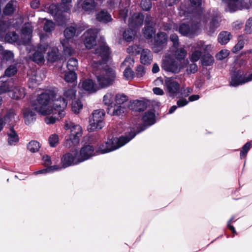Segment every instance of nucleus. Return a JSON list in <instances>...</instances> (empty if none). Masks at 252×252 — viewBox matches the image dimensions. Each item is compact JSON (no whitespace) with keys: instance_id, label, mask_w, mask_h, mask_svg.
I'll use <instances>...</instances> for the list:
<instances>
[{"instance_id":"a19ab883","label":"nucleus","mask_w":252,"mask_h":252,"mask_svg":"<svg viewBox=\"0 0 252 252\" xmlns=\"http://www.w3.org/2000/svg\"><path fill=\"white\" fill-rule=\"evenodd\" d=\"M63 48V51L66 55L71 56L74 53L73 50L69 45L68 41L66 39H63L61 41Z\"/></svg>"},{"instance_id":"680f3d73","label":"nucleus","mask_w":252,"mask_h":252,"mask_svg":"<svg viewBox=\"0 0 252 252\" xmlns=\"http://www.w3.org/2000/svg\"><path fill=\"white\" fill-rule=\"evenodd\" d=\"M141 6L143 10L148 11L151 8L152 3L150 0H142Z\"/></svg>"},{"instance_id":"0e129e2a","label":"nucleus","mask_w":252,"mask_h":252,"mask_svg":"<svg viewBox=\"0 0 252 252\" xmlns=\"http://www.w3.org/2000/svg\"><path fill=\"white\" fill-rule=\"evenodd\" d=\"M251 144L250 142H247L243 147L242 150L240 153V157L242 158L243 157H246L248 152L250 149Z\"/></svg>"},{"instance_id":"bf43d9fd","label":"nucleus","mask_w":252,"mask_h":252,"mask_svg":"<svg viewBox=\"0 0 252 252\" xmlns=\"http://www.w3.org/2000/svg\"><path fill=\"white\" fill-rule=\"evenodd\" d=\"M62 2L60 4L61 8L63 9L64 12L68 11L71 7V0H62Z\"/></svg>"},{"instance_id":"f8f14e48","label":"nucleus","mask_w":252,"mask_h":252,"mask_svg":"<svg viewBox=\"0 0 252 252\" xmlns=\"http://www.w3.org/2000/svg\"><path fill=\"white\" fill-rule=\"evenodd\" d=\"M78 152L76 151L63 155L61 160V164L63 168L77 164L80 162L78 161Z\"/></svg>"},{"instance_id":"69168bd1","label":"nucleus","mask_w":252,"mask_h":252,"mask_svg":"<svg viewBox=\"0 0 252 252\" xmlns=\"http://www.w3.org/2000/svg\"><path fill=\"white\" fill-rule=\"evenodd\" d=\"M170 39L173 43V46L172 48L176 49L179 47V39L177 35L175 34H171L170 37Z\"/></svg>"},{"instance_id":"6e6d98bb","label":"nucleus","mask_w":252,"mask_h":252,"mask_svg":"<svg viewBox=\"0 0 252 252\" xmlns=\"http://www.w3.org/2000/svg\"><path fill=\"white\" fill-rule=\"evenodd\" d=\"M219 26V21L217 18H213L210 23L209 32L212 33Z\"/></svg>"},{"instance_id":"20e7f679","label":"nucleus","mask_w":252,"mask_h":252,"mask_svg":"<svg viewBox=\"0 0 252 252\" xmlns=\"http://www.w3.org/2000/svg\"><path fill=\"white\" fill-rule=\"evenodd\" d=\"M76 90L74 88H66L63 90L62 95H58L55 93V100L54 104L59 109V117H63L65 113L64 110L67 105V102L74 100L76 97Z\"/></svg>"},{"instance_id":"0eeeda50","label":"nucleus","mask_w":252,"mask_h":252,"mask_svg":"<svg viewBox=\"0 0 252 252\" xmlns=\"http://www.w3.org/2000/svg\"><path fill=\"white\" fill-rule=\"evenodd\" d=\"M206 20L204 19L197 20L193 21L191 25V28H190L188 25L182 24L180 25L179 28V32L187 36H191L195 34L201 27L206 23Z\"/></svg>"},{"instance_id":"f3484780","label":"nucleus","mask_w":252,"mask_h":252,"mask_svg":"<svg viewBox=\"0 0 252 252\" xmlns=\"http://www.w3.org/2000/svg\"><path fill=\"white\" fill-rule=\"evenodd\" d=\"M251 80H252V74L250 75L248 77L246 78L242 76V75L239 72H237L234 73L232 75L230 85L231 86L235 87Z\"/></svg>"},{"instance_id":"052dcab7","label":"nucleus","mask_w":252,"mask_h":252,"mask_svg":"<svg viewBox=\"0 0 252 252\" xmlns=\"http://www.w3.org/2000/svg\"><path fill=\"white\" fill-rule=\"evenodd\" d=\"M229 52L227 50H222L216 55V58L219 60H222L226 58L229 55Z\"/></svg>"},{"instance_id":"3c124183","label":"nucleus","mask_w":252,"mask_h":252,"mask_svg":"<svg viewBox=\"0 0 252 252\" xmlns=\"http://www.w3.org/2000/svg\"><path fill=\"white\" fill-rule=\"evenodd\" d=\"M78 61L75 58L70 59L67 63V67L69 71H73L77 68Z\"/></svg>"},{"instance_id":"5701e85b","label":"nucleus","mask_w":252,"mask_h":252,"mask_svg":"<svg viewBox=\"0 0 252 252\" xmlns=\"http://www.w3.org/2000/svg\"><path fill=\"white\" fill-rule=\"evenodd\" d=\"M41 73L36 72L33 74L29 79V87L30 88H34L38 86L43 80Z\"/></svg>"},{"instance_id":"aec40b11","label":"nucleus","mask_w":252,"mask_h":252,"mask_svg":"<svg viewBox=\"0 0 252 252\" xmlns=\"http://www.w3.org/2000/svg\"><path fill=\"white\" fill-rule=\"evenodd\" d=\"M171 53L168 55V56L171 57H174L178 61L180 62V60L184 59L187 56V51L184 48H171Z\"/></svg>"},{"instance_id":"cd10ccee","label":"nucleus","mask_w":252,"mask_h":252,"mask_svg":"<svg viewBox=\"0 0 252 252\" xmlns=\"http://www.w3.org/2000/svg\"><path fill=\"white\" fill-rule=\"evenodd\" d=\"M15 113L13 110L10 109L7 111L6 114L2 118L4 124L9 126L12 125L15 122Z\"/></svg>"},{"instance_id":"4c0bfd02","label":"nucleus","mask_w":252,"mask_h":252,"mask_svg":"<svg viewBox=\"0 0 252 252\" xmlns=\"http://www.w3.org/2000/svg\"><path fill=\"white\" fill-rule=\"evenodd\" d=\"M131 107V109L136 111H141L145 109L146 105L143 101L136 100L132 102Z\"/></svg>"},{"instance_id":"5fc2aeb1","label":"nucleus","mask_w":252,"mask_h":252,"mask_svg":"<svg viewBox=\"0 0 252 252\" xmlns=\"http://www.w3.org/2000/svg\"><path fill=\"white\" fill-rule=\"evenodd\" d=\"M46 22L44 24L43 29L46 32H51L53 31L55 27V24L52 21L44 19Z\"/></svg>"},{"instance_id":"2f4dec72","label":"nucleus","mask_w":252,"mask_h":252,"mask_svg":"<svg viewBox=\"0 0 252 252\" xmlns=\"http://www.w3.org/2000/svg\"><path fill=\"white\" fill-rule=\"evenodd\" d=\"M96 19L103 23H107L112 20L111 15L104 10L100 11L96 15Z\"/></svg>"},{"instance_id":"2eb2a0df","label":"nucleus","mask_w":252,"mask_h":252,"mask_svg":"<svg viewBox=\"0 0 252 252\" xmlns=\"http://www.w3.org/2000/svg\"><path fill=\"white\" fill-rule=\"evenodd\" d=\"M247 0H222L227 4L228 8L230 12L236 11L243 8L248 7Z\"/></svg>"},{"instance_id":"13d9d810","label":"nucleus","mask_w":252,"mask_h":252,"mask_svg":"<svg viewBox=\"0 0 252 252\" xmlns=\"http://www.w3.org/2000/svg\"><path fill=\"white\" fill-rule=\"evenodd\" d=\"M59 142V136L56 134H52L49 138V143L51 147H55Z\"/></svg>"},{"instance_id":"c85d7f7f","label":"nucleus","mask_w":252,"mask_h":252,"mask_svg":"<svg viewBox=\"0 0 252 252\" xmlns=\"http://www.w3.org/2000/svg\"><path fill=\"white\" fill-rule=\"evenodd\" d=\"M16 5L17 2L15 0H11L7 3L3 8V14L5 15H10L12 14L15 10Z\"/></svg>"},{"instance_id":"7c9ffc66","label":"nucleus","mask_w":252,"mask_h":252,"mask_svg":"<svg viewBox=\"0 0 252 252\" xmlns=\"http://www.w3.org/2000/svg\"><path fill=\"white\" fill-rule=\"evenodd\" d=\"M18 35L15 32L7 33L5 37V40L9 43L17 42L18 44H22V40H19Z\"/></svg>"},{"instance_id":"1a4fd4ad","label":"nucleus","mask_w":252,"mask_h":252,"mask_svg":"<svg viewBox=\"0 0 252 252\" xmlns=\"http://www.w3.org/2000/svg\"><path fill=\"white\" fill-rule=\"evenodd\" d=\"M162 67L165 71L175 74L180 72L183 68L179 61L175 60L168 55L163 60Z\"/></svg>"},{"instance_id":"de8ad7c7","label":"nucleus","mask_w":252,"mask_h":252,"mask_svg":"<svg viewBox=\"0 0 252 252\" xmlns=\"http://www.w3.org/2000/svg\"><path fill=\"white\" fill-rule=\"evenodd\" d=\"M142 49L140 46L133 45L127 48V52L131 55H136L140 54Z\"/></svg>"},{"instance_id":"412c9836","label":"nucleus","mask_w":252,"mask_h":252,"mask_svg":"<svg viewBox=\"0 0 252 252\" xmlns=\"http://www.w3.org/2000/svg\"><path fill=\"white\" fill-rule=\"evenodd\" d=\"M143 16L140 13L134 14L129 20V26L135 28L141 26L143 23Z\"/></svg>"},{"instance_id":"ea45409f","label":"nucleus","mask_w":252,"mask_h":252,"mask_svg":"<svg viewBox=\"0 0 252 252\" xmlns=\"http://www.w3.org/2000/svg\"><path fill=\"white\" fill-rule=\"evenodd\" d=\"M2 78V77L0 79V93L2 94L8 92L10 93L12 90V86L9 82H3Z\"/></svg>"},{"instance_id":"9d476101","label":"nucleus","mask_w":252,"mask_h":252,"mask_svg":"<svg viewBox=\"0 0 252 252\" xmlns=\"http://www.w3.org/2000/svg\"><path fill=\"white\" fill-rule=\"evenodd\" d=\"M210 47V45L205 44L203 41H198L192 45L190 60L193 62L198 61L203 52H205Z\"/></svg>"},{"instance_id":"58836bf2","label":"nucleus","mask_w":252,"mask_h":252,"mask_svg":"<svg viewBox=\"0 0 252 252\" xmlns=\"http://www.w3.org/2000/svg\"><path fill=\"white\" fill-rule=\"evenodd\" d=\"M230 33L227 32H220L218 36V41L221 44L227 43L230 40Z\"/></svg>"},{"instance_id":"7ed1b4c3","label":"nucleus","mask_w":252,"mask_h":252,"mask_svg":"<svg viewBox=\"0 0 252 252\" xmlns=\"http://www.w3.org/2000/svg\"><path fill=\"white\" fill-rule=\"evenodd\" d=\"M127 133L129 136L126 134L125 136L114 138L101 144L96 150V153L103 154L118 149L128 142L136 134L134 128L130 129Z\"/></svg>"},{"instance_id":"09e8293b","label":"nucleus","mask_w":252,"mask_h":252,"mask_svg":"<svg viewBox=\"0 0 252 252\" xmlns=\"http://www.w3.org/2000/svg\"><path fill=\"white\" fill-rule=\"evenodd\" d=\"M134 61L133 58L130 57H127L121 64V67L125 68H132L134 66Z\"/></svg>"},{"instance_id":"603ef678","label":"nucleus","mask_w":252,"mask_h":252,"mask_svg":"<svg viewBox=\"0 0 252 252\" xmlns=\"http://www.w3.org/2000/svg\"><path fill=\"white\" fill-rule=\"evenodd\" d=\"M214 61L213 57L210 54L204 55L201 60L202 64L205 66L212 65Z\"/></svg>"},{"instance_id":"423d86ee","label":"nucleus","mask_w":252,"mask_h":252,"mask_svg":"<svg viewBox=\"0 0 252 252\" xmlns=\"http://www.w3.org/2000/svg\"><path fill=\"white\" fill-rule=\"evenodd\" d=\"M105 113L103 109L94 110L89 118V127L91 131L101 129L104 125L103 122Z\"/></svg>"},{"instance_id":"c9c22d12","label":"nucleus","mask_w":252,"mask_h":252,"mask_svg":"<svg viewBox=\"0 0 252 252\" xmlns=\"http://www.w3.org/2000/svg\"><path fill=\"white\" fill-rule=\"evenodd\" d=\"M136 31L131 29L125 31L123 33V38L127 42H130L134 38Z\"/></svg>"},{"instance_id":"4d7b16f0","label":"nucleus","mask_w":252,"mask_h":252,"mask_svg":"<svg viewBox=\"0 0 252 252\" xmlns=\"http://www.w3.org/2000/svg\"><path fill=\"white\" fill-rule=\"evenodd\" d=\"M17 69L15 65L9 66L5 71V75L11 77L17 73Z\"/></svg>"},{"instance_id":"ddd939ff","label":"nucleus","mask_w":252,"mask_h":252,"mask_svg":"<svg viewBox=\"0 0 252 252\" xmlns=\"http://www.w3.org/2000/svg\"><path fill=\"white\" fill-rule=\"evenodd\" d=\"M95 155L94 147L90 145L84 146L78 153V161L80 162L86 160Z\"/></svg>"},{"instance_id":"72a5a7b5","label":"nucleus","mask_w":252,"mask_h":252,"mask_svg":"<svg viewBox=\"0 0 252 252\" xmlns=\"http://www.w3.org/2000/svg\"><path fill=\"white\" fill-rule=\"evenodd\" d=\"M143 121L148 125H151L155 123V114L153 112L150 111L145 113L143 117Z\"/></svg>"},{"instance_id":"bb28decb","label":"nucleus","mask_w":252,"mask_h":252,"mask_svg":"<svg viewBox=\"0 0 252 252\" xmlns=\"http://www.w3.org/2000/svg\"><path fill=\"white\" fill-rule=\"evenodd\" d=\"M108 113L113 116H120L126 111V107L123 105H114L112 108H108Z\"/></svg>"},{"instance_id":"39448f33","label":"nucleus","mask_w":252,"mask_h":252,"mask_svg":"<svg viewBox=\"0 0 252 252\" xmlns=\"http://www.w3.org/2000/svg\"><path fill=\"white\" fill-rule=\"evenodd\" d=\"M64 128L70 130L69 137L66 139L64 146L67 148L78 145L80 138L82 135L83 129L82 127L72 122L66 123Z\"/></svg>"},{"instance_id":"4468645a","label":"nucleus","mask_w":252,"mask_h":252,"mask_svg":"<svg viewBox=\"0 0 252 252\" xmlns=\"http://www.w3.org/2000/svg\"><path fill=\"white\" fill-rule=\"evenodd\" d=\"M98 33L96 29H89L84 33V44L88 49H91L95 45V38Z\"/></svg>"},{"instance_id":"338daca9","label":"nucleus","mask_w":252,"mask_h":252,"mask_svg":"<svg viewBox=\"0 0 252 252\" xmlns=\"http://www.w3.org/2000/svg\"><path fill=\"white\" fill-rule=\"evenodd\" d=\"M3 58L6 61H11L13 59L14 55L12 52L10 51H4L3 52Z\"/></svg>"},{"instance_id":"6e6552de","label":"nucleus","mask_w":252,"mask_h":252,"mask_svg":"<svg viewBox=\"0 0 252 252\" xmlns=\"http://www.w3.org/2000/svg\"><path fill=\"white\" fill-rule=\"evenodd\" d=\"M164 89L167 94L171 97H174L180 93V85L172 77H165Z\"/></svg>"},{"instance_id":"a878e982","label":"nucleus","mask_w":252,"mask_h":252,"mask_svg":"<svg viewBox=\"0 0 252 252\" xmlns=\"http://www.w3.org/2000/svg\"><path fill=\"white\" fill-rule=\"evenodd\" d=\"M8 142L10 145H15L19 141L18 136L13 127H10L7 131Z\"/></svg>"},{"instance_id":"37998d69","label":"nucleus","mask_w":252,"mask_h":252,"mask_svg":"<svg viewBox=\"0 0 252 252\" xmlns=\"http://www.w3.org/2000/svg\"><path fill=\"white\" fill-rule=\"evenodd\" d=\"M40 146L41 145L38 141L33 140L29 142L27 148L30 152L35 153L39 151Z\"/></svg>"},{"instance_id":"864d4df0","label":"nucleus","mask_w":252,"mask_h":252,"mask_svg":"<svg viewBox=\"0 0 252 252\" xmlns=\"http://www.w3.org/2000/svg\"><path fill=\"white\" fill-rule=\"evenodd\" d=\"M127 101V97L123 94H118L116 96V105H123L125 106V103Z\"/></svg>"},{"instance_id":"79ce46f5","label":"nucleus","mask_w":252,"mask_h":252,"mask_svg":"<svg viewBox=\"0 0 252 252\" xmlns=\"http://www.w3.org/2000/svg\"><path fill=\"white\" fill-rule=\"evenodd\" d=\"M155 31L152 26H145L143 30V34L147 39H151L155 34Z\"/></svg>"},{"instance_id":"6ab92c4d","label":"nucleus","mask_w":252,"mask_h":252,"mask_svg":"<svg viewBox=\"0 0 252 252\" xmlns=\"http://www.w3.org/2000/svg\"><path fill=\"white\" fill-rule=\"evenodd\" d=\"M140 62L142 64L148 65L150 64L153 60V54L148 49H142L140 52Z\"/></svg>"},{"instance_id":"f257e3e1","label":"nucleus","mask_w":252,"mask_h":252,"mask_svg":"<svg viewBox=\"0 0 252 252\" xmlns=\"http://www.w3.org/2000/svg\"><path fill=\"white\" fill-rule=\"evenodd\" d=\"M109 49L105 43H102L95 50L92 63V72L94 75L100 88H105L112 85L116 78L115 71L103 64L109 58Z\"/></svg>"},{"instance_id":"473e14b6","label":"nucleus","mask_w":252,"mask_h":252,"mask_svg":"<svg viewBox=\"0 0 252 252\" xmlns=\"http://www.w3.org/2000/svg\"><path fill=\"white\" fill-rule=\"evenodd\" d=\"M96 6V4L94 0H85L82 4V7L86 11H91L94 10Z\"/></svg>"},{"instance_id":"e2e57ef3","label":"nucleus","mask_w":252,"mask_h":252,"mask_svg":"<svg viewBox=\"0 0 252 252\" xmlns=\"http://www.w3.org/2000/svg\"><path fill=\"white\" fill-rule=\"evenodd\" d=\"M124 71V75L127 79H131L134 77V72L131 68H125Z\"/></svg>"},{"instance_id":"9b49d317","label":"nucleus","mask_w":252,"mask_h":252,"mask_svg":"<svg viewBox=\"0 0 252 252\" xmlns=\"http://www.w3.org/2000/svg\"><path fill=\"white\" fill-rule=\"evenodd\" d=\"M49 45L45 43L37 46L34 52L30 55V58L37 63H43L45 61L44 53L46 51Z\"/></svg>"},{"instance_id":"49530a36","label":"nucleus","mask_w":252,"mask_h":252,"mask_svg":"<svg viewBox=\"0 0 252 252\" xmlns=\"http://www.w3.org/2000/svg\"><path fill=\"white\" fill-rule=\"evenodd\" d=\"M167 40V36L165 33L159 32L155 37V41L157 44H161L165 43Z\"/></svg>"},{"instance_id":"4be33fe9","label":"nucleus","mask_w":252,"mask_h":252,"mask_svg":"<svg viewBox=\"0 0 252 252\" xmlns=\"http://www.w3.org/2000/svg\"><path fill=\"white\" fill-rule=\"evenodd\" d=\"M81 86L83 89L90 93L95 92L99 89L94 82L90 79L83 81Z\"/></svg>"},{"instance_id":"774afa93","label":"nucleus","mask_w":252,"mask_h":252,"mask_svg":"<svg viewBox=\"0 0 252 252\" xmlns=\"http://www.w3.org/2000/svg\"><path fill=\"white\" fill-rule=\"evenodd\" d=\"M192 92V89L190 88L187 87L186 88H180V93L183 96H188Z\"/></svg>"},{"instance_id":"393cba45","label":"nucleus","mask_w":252,"mask_h":252,"mask_svg":"<svg viewBox=\"0 0 252 252\" xmlns=\"http://www.w3.org/2000/svg\"><path fill=\"white\" fill-rule=\"evenodd\" d=\"M23 115L25 123L29 125L35 119L36 115L34 112L30 108H25L23 110Z\"/></svg>"},{"instance_id":"e433bc0d","label":"nucleus","mask_w":252,"mask_h":252,"mask_svg":"<svg viewBox=\"0 0 252 252\" xmlns=\"http://www.w3.org/2000/svg\"><path fill=\"white\" fill-rule=\"evenodd\" d=\"M76 31V28L72 26L66 28L64 31V35L65 37V39L68 41L69 39L72 38L75 35Z\"/></svg>"},{"instance_id":"c756f323","label":"nucleus","mask_w":252,"mask_h":252,"mask_svg":"<svg viewBox=\"0 0 252 252\" xmlns=\"http://www.w3.org/2000/svg\"><path fill=\"white\" fill-rule=\"evenodd\" d=\"M59 59V50L57 48H53L48 52L47 59L48 62H54Z\"/></svg>"},{"instance_id":"f03ea898","label":"nucleus","mask_w":252,"mask_h":252,"mask_svg":"<svg viewBox=\"0 0 252 252\" xmlns=\"http://www.w3.org/2000/svg\"><path fill=\"white\" fill-rule=\"evenodd\" d=\"M55 93L46 92L40 94L36 100L32 104V109L42 115L57 114L59 115V109L56 106Z\"/></svg>"},{"instance_id":"b1692460","label":"nucleus","mask_w":252,"mask_h":252,"mask_svg":"<svg viewBox=\"0 0 252 252\" xmlns=\"http://www.w3.org/2000/svg\"><path fill=\"white\" fill-rule=\"evenodd\" d=\"M25 94V90L24 88L16 87L11 91L9 96L12 99H19L24 97Z\"/></svg>"},{"instance_id":"dca6fc26","label":"nucleus","mask_w":252,"mask_h":252,"mask_svg":"<svg viewBox=\"0 0 252 252\" xmlns=\"http://www.w3.org/2000/svg\"><path fill=\"white\" fill-rule=\"evenodd\" d=\"M42 10L47 12L56 19L62 14V12H64L63 8H61L60 5H57L55 4H46L42 7Z\"/></svg>"},{"instance_id":"8fccbe9b","label":"nucleus","mask_w":252,"mask_h":252,"mask_svg":"<svg viewBox=\"0 0 252 252\" xmlns=\"http://www.w3.org/2000/svg\"><path fill=\"white\" fill-rule=\"evenodd\" d=\"M77 79V74L74 71H68L66 73L64 79L68 83H73L76 81Z\"/></svg>"},{"instance_id":"c03bdc74","label":"nucleus","mask_w":252,"mask_h":252,"mask_svg":"<svg viewBox=\"0 0 252 252\" xmlns=\"http://www.w3.org/2000/svg\"><path fill=\"white\" fill-rule=\"evenodd\" d=\"M114 96L111 93H107L103 97V102L108 108H112Z\"/></svg>"},{"instance_id":"f704fd0d","label":"nucleus","mask_w":252,"mask_h":252,"mask_svg":"<svg viewBox=\"0 0 252 252\" xmlns=\"http://www.w3.org/2000/svg\"><path fill=\"white\" fill-rule=\"evenodd\" d=\"M83 109V104L79 99L72 101L71 103V110L75 114H79Z\"/></svg>"},{"instance_id":"a18cd8bd","label":"nucleus","mask_w":252,"mask_h":252,"mask_svg":"<svg viewBox=\"0 0 252 252\" xmlns=\"http://www.w3.org/2000/svg\"><path fill=\"white\" fill-rule=\"evenodd\" d=\"M63 168L62 166H60L59 165H53V166H49L47 168L39 170L35 173L36 174H42V173H49L51 172H54L55 171H58L59 170H61V169Z\"/></svg>"},{"instance_id":"a211bd4d","label":"nucleus","mask_w":252,"mask_h":252,"mask_svg":"<svg viewBox=\"0 0 252 252\" xmlns=\"http://www.w3.org/2000/svg\"><path fill=\"white\" fill-rule=\"evenodd\" d=\"M33 28L30 23L25 24L22 30V44L28 43L31 39Z\"/></svg>"}]
</instances>
